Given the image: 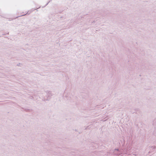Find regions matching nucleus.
<instances>
[{
	"instance_id": "1",
	"label": "nucleus",
	"mask_w": 156,
	"mask_h": 156,
	"mask_svg": "<svg viewBox=\"0 0 156 156\" xmlns=\"http://www.w3.org/2000/svg\"><path fill=\"white\" fill-rule=\"evenodd\" d=\"M25 14V13H24V14H22V15L21 16H23V15H24Z\"/></svg>"
}]
</instances>
